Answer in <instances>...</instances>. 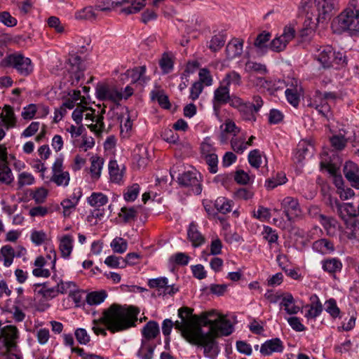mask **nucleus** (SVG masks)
<instances>
[{"label": "nucleus", "mask_w": 359, "mask_h": 359, "mask_svg": "<svg viewBox=\"0 0 359 359\" xmlns=\"http://www.w3.org/2000/svg\"><path fill=\"white\" fill-rule=\"evenodd\" d=\"M140 312L135 306L114 303L103 311L100 321L111 333L121 332L136 326Z\"/></svg>", "instance_id": "1"}, {"label": "nucleus", "mask_w": 359, "mask_h": 359, "mask_svg": "<svg viewBox=\"0 0 359 359\" xmlns=\"http://www.w3.org/2000/svg\"><path fill=\"white\" fill-rule=\"evenodd\" d=\"M335 0H302L301 5L306 12L304 27L315 30L320 22L330 18Z\"/></svg>", "instance_id": "2"}, {"label": "nucleus", "mask_w": 359, "mask_h": 359, "mask_svg": "<svg viewBox=\"0 0 359 359\" xmlns=\"http://www.w3.org/2000/svg\"><path fill=\"white\" fill-rule=\"evenodd\" d=\"M201 325L196 321L194 327L200 328L201 333L197 337V344L195 346L203 348L204 355L211 359H216L219 353L220 349L218 343L214 340V330L217 325L215 319H211L203 314L201 317Z\"/></svg>", "instance_id": "3"}, {"label": "nucleus", "mask_w": 359, "mask_h": 359, "mask_svg": "<svg viewBox=\"0 0 359 359\" xmlns=\"http://www.w3.org/2000/svg\"><path fill=\"white\" fill-rule=\"evenodd\" d=\"M334 33L341 34L347 32L351 35L359 33V11H354L351 8H345L331 24Z\"/></svg>", "instance_id": "4"}, {"label": "nucleus", "mask_w": 359, "mask_h": 359, "mask_svg": "<svg viewBox=\"0 0 359 359\" xmlns=\"http://www.w3.org/2000/svg\"><path fill=\"white\" fill-rule=\"evenodd\" d=\"M0 67L3 68H12L22 76H29L34 72V64L29 57L23 54L15 52L6 55L0 61Z\"/></svg>", "instance_id": "5"}, {"label": "nucleus", "mask_w": 359, "mask_h": 359, "mask_svg": "<svg viewBox=\"0 0 359 359\" xmlns=\"http://www.w3.org/2000/svg\"><path fill=\"white\" fill-rule=\"evenodd\" d=\"M336 98L337 95L334 92L322 93L317 90L310 100L308 107L315 109L318 114L329 120L332 116L329 101H334Z\"/></svg>", "instance_id": "6"}, {"label": "nucleus", "mask_w": 359, "mask_h": 359, "mask_svg": "<svg viewBox=\"0 0 359 359\" xmlns=\"http://www.w3.org/2000/svg\"><path fill=\"white\" fill-rule=\"evenodd\" d=\"M315 57L324 68L333 67L334 65H344L346 63V57L343 53L339 51L336 52L330 45L317 48Z\"/></svg>", "instance_id": "7"}, {"label": "nucleus", "mask_w": 359, "mask_h": 359, "mask_svg": "<svg viewBox=\"0 0 359 359\" xmlns=\"http://www.w3.org/2000/svg\"><path fill=\"white\" fill-rule=\"evenodd\" d=\"M201 174L196 170H189L180 174L178 183L180 186L189 189L191 194L199 195L202 191Z\"/></svg>", "instance_id": "8"}, {"label": "nucleus", "mask_w": 359, "mask_h": 359, "mask_svg": "<svg viewBox=\"0 0 359 359\" xmlns=\"http://www.w3.org/2000/svg\"><path fill=\"white\" fill-rule=\"evenodd\" d=\"M52 175L50 182H53L57 187H66L69 185L70 175L68 171L63 169V158L57 157L53 163L52 168Z\"/></svg>", "instance_id": "9"}, {"label": "nucleus", "mask_w": 359, "mask_h": 359, "mask_svg": "<svg viewBox=\"0 0 359 359\" xmlns=\"http://www.w3.org/2000/svg\"><path fill=\"white\" fill-rule=\"evenodd\" d=\"M264 104V101L259 95H254L252 102H245L238 109L242 118L247 121L255 122L258 113Z\"/></svg>", "instance_id": "10"}, {"label": "nucleus", "mask_w": 359, "mask_h": 359, "mask_svg": "<svg viewBox=\"0 0 359 359\" xmlns=\"http://www.w3.org/2000/svg\"><path fill=\"white\" fill-rule=\"evenodd\" d=\"M173 326L175 329L180 331L182 337L189 344L191 345H194L197 344V337L200 335L201 330L198 327L192 326V325L189 322H184L181 320V321H175L173 323Z\"/></svg>", "instance_id": "11"}, {"label": "nucleus", "mask_w": 359, "mask_h": 359, "mask_svg": "<svg viewBox=\"0 0 359 359\" xmlns=\"http://www.w3.org/2000/svg\"><path fill=\"white\" fill-rule=\"evenodd\" d=\"M70 67L68 69V81L72 86H77L83 77L84 67L81 57L72 56L69 59Z\"/></svg>", "instance_id": "12"}, {"label": "nucleus", "mask_w": 359, "mask_h": 359, "mask_svg": "<svg viewBox=\"0 0 359 359\" xmlns=\"http://www.w3.org/2000/svg\"><path fill=\"white\" fill-rule=\"evenodd\" d=\"M0 339H3L7 351L15 349L19 339V330L15 325H6L1 329Z\"/></svg>", "instance_id": "13"}, {"label": "nucleus", "mask_w": 359, "mask_h": 359, "mask_svg": "<svg viewBox=\"0 0 359 359\" xmlns=\"http://www.w3.org/2000/svg\"><path fill=\"white\" fill-rule=\"evenodd\" d=\"M96 96L100 100H109L117 105L119 104L122 100L121 91L116 87H110L107 85L97 86L96 88Z\"/></svg>", "instance_id": "14"}, {"label": "nucleus", "mask_w": 359, "mask_h": 359, "mask_svg": "<svg viewBox=\"0 0 359 359\" xmlns=\"http://www.w3.org/2000/svg\"><path fill=\"white\" fill-rule=\"evenodd\" d=\"M281 208L288 220L297 217L301 214V208L297 198L292 196H286L281 201Z\"/></svg>", "instance_id": "15"}, {"label": "nucleus", "mask_w": 359, "mask_h": 359, "mask_svg": "<svg viewBox=\"0 0 359 359\" xmlns=\"http://www.w3.org/2000/svg\"><path fill=\"white\" fill-rule=\"evenodd\" d=\"M284 344L278 337L266 340L260 346V353L264 356L271 355L273 353H282L284 351Z\"/></svg>", "instance_id": "16"}, {"label": "nucleus", "mask_w": 359, "mask_h": 359, "mask_svg": "<svg viewBox=\"0 0 359 359\" xmlns=\"http://www.w3.org/2000/svg\"><path fill=\"white\" fill-rule=\"evenodd\" d=\"M212 150L213 149L210 144H202L201 152L208 165V170L210 173L215 174L218 170V156Z\"/></svg>", "instance_id": "17"}, {"label": "nucleus", "mask_w": 359, "mask_h": 359, "mask_svg": "<svg viewBox=\"0 0 359 359\" xmlns=\"http://www.w3.org/2000/svg\"><path fill=\"white\" fill-rule=\"evenodd\" d=\"M216 326L214 330V340L219 336H229L233 331V327L231 321L223 315H219L218 318H215Z\"/></svg>", "instance_id": "18"}, {"label": "nucleus", "mask_w": 359, "mask_h": 359, "mask_svg": "<svg viewBox=\"0 0 359 359\" xmlns=\"http://www.w3.org/2000/svg\"><path fill=\"white\" fill-rule=\"evenodd\" d=\"M187 239L194 248H199L205 243V238L198 229V225L191 222L187 228Z\"/></svg>", "instance_id": "19"}, {"label": "nucleus", "mask_w": 359, "mask_h": 359, "mask_svg": "<svg viewBox=\"0 0 359 359\" xmlns=\"http://www.w3.org/2000/svg\"><path fill=\"white\" fill-rule=\"evenodd\" d=\"M344 174L351 186L359 189V168L358 165L353 161L346 162L344 166Z\"/></svg>", "instance_id": "20"}, {"label": "nucleus", "mask_w": 359, "mask_h": 359, "mask_svg": "<svg viewBox=\"0 0 359 359\" xmlns=\"http://www.w3.org/2000/svg\"><path fill=\"white\" fill-rule=\"evenodd\" d=\"M322 269L331 276L341 272L343 264L338 257H328L320 262Z\"/></svg>", "instance_id": "21"}, {"label": "nucleus", "mask_w": 359, "mask_h": 359, "mask_svg": "<svg viewBox=\"0 0 359 359\" xmlns=\"http://www.w3.org/2000/svg\"><path fill=\"white\" fill-rule=\"evenodd\" d=\"M74 236L70 234H65L59 239V250L63 259H70L74 248Z\"/></svg>", "instance_id": "22"}, {"label": "nucleus", "mask_w": 359, "mask_h": 359, "mask_svg": "<svg viewBox=\"0 0 359 359\" xmlns=\"http://www.w3.org/2000/svg\"><path fill=\"white\" fill-rule=\"evenodd\" d=\"M312 249L314 252L323 255L332 254L335 250L333 242L327 238L315 241L312 244Z\"/></svg>", "instance_id": "23"}, {"label": "nucleus", "mask_w": 359, "mask_h": 359, "mask_svg": "<svg viewBox=\"0 0 359 359\" xmlns=\"http://www.w3.org/2000/svg\"><path fill=\"white\" fill-rule=\"evenodd\" d=\"M313 153V147L306 141L300 142L294 154V161L301 163L306 156H311Z\"/></svg>", "instance_id": "24"}, {"label": "nucleus", "mask_w": 359, "mask_h": 359, "mask_svg": "<svg viewBox=\"0 0 359 359\" xmlns=\"http://www.w3.org/2000/svg\"><path fill=\"white\" fill-rule=\"evenodd\" d=\"M279 306L289 315H295L300 311V307L295 304L294 298L291 293H285L281 296Z\"/></svg>", "instance_id": "25"}, {"label": "nucleus", "mask_w": 359, "mask_h": 359, "mask_svg": "<svg viewBox=\"0 0 359 359\" xmlns=\"http://www.w3.org/2000/svg\"><path fill=\"white\" fill-rule=\"evenodd\" d=\"M0 117L7 130L16 126L17 118L11 106L8 104L4 105Z\"/></svg>", "instance_id": "26"}, {"label": "nucleus", "mask_w": 359, "mask_h": 359, "mask_svg": "<svg viewBox=\"0 0 359 359\" xmlns=\"http://www.w3.org/2000/svg\"><path fill=\"white\" fill-rule=\"evenodd\" d=\"M159 333L160 330L158 323L150 320L144 325L142 330V339L147 343V341L156 338Z\"/></svg>", "instance_id": "27"}, {"label": "nucleus", "mask_w": 359, "mask_h": 359, "mask_svg": "<svg viewBox=\"0 0 359 359\" xmlns=\"http://www.w3.org/2000/svg\"><path fill=\"white\" fill-rule=\"evenodd\" d=\"M338 212L343 219L346 217H356L359 216V205L353 203H346L338 205Z\"/></svg>", "instance_id": "28"}, {"label": "nucleus", "mask_w": 359, "mask_h": 359, "mask_svg": "<svg viewBox=\"0 0 359 359\" xmlns=\"http://www.w3.org/2000/svg\"><path fill=\"white\" fill-rule=\"evenodd\" d=\"M243 42L238 39H233L226 45V53L229 59L240 56L243 53Z\"/></svg>", "instance_id": "29"}, {"label": "nucleus", "mask_w": 359, "mask_h": 359, "mask_svg": "<svg viewBox=\"0 0 359 359\" xmlns=\"http://www.w3.org/2000/svg\"><path fill=\"white\" fill-rule=\"evenodd\" d=\"M325 311L330 315L332 319H341L343 316V312L337 305V300L334 298H330L325 302Z\"/></svg>", "instance_id": "30"}, {"label": "nucleus", "mask_w": 359, "mask_h": 359, "mask_svg": "<svg viewBox=\"0 0 359 359\" xmlns=\"http://www.w3.org/2000/svg\"><path fill=\"white\" fill-rule=\"evenodd\" d=\"M230 90L226 86L220 82V85L214 90L213 100L219 103L227 104L230 97Z\"/></svg>", "instance_id": "31"}, {"label": "nucleus", "mask_w": 359, "mask_h": 359, "mask_svg": "<svg viewBox=\"0 0 359 359\" xmlns=\"http://www.w3.org/2000/svg\"><path fill=\"white\" fill-rule=\"evenodd\" d=\"M226 35L224 32H219L212 36L208 42V47L212 52L219 51L225 44Z\"/></svg>", "instance_id": "32"}, {"label": "nucleus", "mask_w": 359, "mask_h": 359, "mask_svg": "<svg viewBox=\"0 0 359 359\" xmlns=\"http://www.w3.org/2000/svg\"><path fill=\"white\" fill-rule=\"evenodd\" d=\"M318 217L319 222L325 229L327 234L330 236L334 235L338 225L337 220L322 214H320Z\"/></svg>", "instance_id": "33"}, {"label": "nucleus", "mask_w": 359, "mask_h": 359, "mask_svg": "<svg viewBox=\"0 0 359 359\" xmlns=\"http://www.w3.org/2000/svg\"><path fill=\"white\" fill-rule=\"evenodd\" d=\"M15 257V251L9 245H4L0 250V261L4 262L6 267L10 266Z\"/></svg>", "instance_id": "34"}, {"label": "nucleus", "mask_w": 359, "mask_h": 359, "mask_svg": "<svg viewBox=\"0 0 359 359\" xmlns=\"http://www.w3.org/2000/svg\"><path fill=\"white\" fill-rule=\"evenodd\" d=\"M129 2L130 0H97L95 9L102 11H109L124 3Z\"/></svg>", "instance_id": "35"}, {"label": "nucleus", "mask_w": 359, "mask_h": 359, "mask_svg": "<svg viewBox=\"0 0 359 359\" xmlns=\"http://www.w3.org/2000/svg\"><path fill=\"white\" fill-rule=\"evenodd\" d=\"M146 73V67H136L132 69H128L126 72V75L128 77H130L132 81L131 83H135L138 81H145L144 74Z\"/></svg>", "instance_id": "36"}, {"label": "nucleus", "mask_w": 359, "mask_h": 359, "mask_svg": "<svg viewBox=\"0 0 359 359\" xmlns=\"http://www.w3.org/2000/svg\"><path fill=\"white\" fill-rule=\"evenodd\" d=\"M168 283V280L165 277H158L156 278L149 279L148 280V286L150 288L155 289L154 296L161 297L165 284Z\"/></svg>", "instance_id": "37"}, {"label": "nucleus", "mask_w": 359, "mask_h": 359, "mask_svg": "<svg viewBox=\"0 0 359 359\" xmlns=\"http://www.w3.org/2000/svg\"><path fill=\"white\" fill-rule=\"evenodd\" d=\"M109 173L110 180L116 184H119L123 177V170H120L116 161H110L109 163Z\"/></svg>", "instance_id": "38"}, {"label": "nucleus", "mask_w": 359, "mask_h": 359, "mask_svg": "<svg viewBox=\"0 0 359 359\" xmlns=\"http://www.w3.org/2000/svg\"><path fill=\"white\" fill-rule=\"evenodd\" d=\"M14 180L12 171L8 165L7 161H0V182L10 184Z\"/></svg>", "instance_id": "39"}, {"label": "nucleus", "mask_w": 359, "mask_h": 359, "mask_svg": "<svg viewBox=\"0 0 359 359\" xmlns=\"http://www.w3.org/2000/svg\"><path fill=\"white\" fill-rule=\"evenodd\" d=\"M107 297L105 290L94 291L86 295V301L89 305H98L102 303Z\"/></svg>", "instance_id": "40"}, {"label": "nucleus", "mask_w": 359, "mask_h": 359, "mask_svg": "<svg viewBox=\"0 0 359 359\" xmlns=\"http://www.w3.org/2000/svg\"><path fill=\"white\" fill-rule=\"evenodd\" d=\"M221 82L228 88L231 85L241 86L242 85V79L239 73L233 70L226 73Z\"/></svg>", "instance_id": "41"}, {"label": "nucleus", "mask_w": 359, "mask_h": 359, "mask_svg": "<svg viewBox=\"0 0 359 359\" xmlns=\"http://www.w3.org/2000/svg\"><path fill=\"white\" fill-rule=\"evenodd\" d=\"M103 164L104 160L102 158L99 156L91 158L90 171L93 179L97 180L100 178Z\"/></svg>", "instance_id": "42"}, {"label": "nucleus", "mask_w": 359, "mask_h": 359, "mask_svg": "<svg viewBox=\"0 0 359 359\" xmlns=\"http://www.w3.org/2000/svg\"><path fill=\"white\" fill-rule=\"evenodd\" d=\"M118 217L122 219L124 223H129L136 220L137 217V210L134 207H123L118 213Z\"/></svg>", "instance_id": "43"}, {"label": "nucleus", "mask_w": 359, "mask_h": 359, "mask_svg": "<svg viewBox=\"0 0 359 359\" xmlns=\"http://www.w3.org/2000/svg\"><path fill=\"white\" fill-rule=\"evenodd\" d=\"M263 238L266 241L271 248L273 244H278V234L276 229L269 226L264 225L262 232Z\"/></svg>", "instance_id": "44"}, {"label": "nucleus", "mask_w": 359, "mask_h": 359, "mask_svg": "<svg viewBox=\"0 0 359 359\" xmlns=\"http://www.w3.org/2000/svg\"><path fill=\"white\" fill-rule=\"evenodd\" d=\"M159 66L163 74H166L171 72L174 67V61L172 56L168 53H164L159 60Z\"/></svg>", "instance_id": "45"}, {"label": "nucleus", "mask_w": 359, "mask_h": 359, "mask_svg": "<svg viewBox=\"0 0 359 359\" xmlns=\"http://www.w3.org/2000/svg\"><path fill=\"white\" fill-rule=\"evenodd\" d=\"M155 346L147 344L144 339H142V346L137 353L140 359H152Z\"/></svg>", "instance_id": "46"}, {"label": "nucleus", "mask_w": 359, "mask_h": 359, "mask_svg": "<svg viewBox=\"0 0 359 359\" xmlns=\"http://www.w3.org/2000/svg\"><path fill=\"white\" fill-rule=\"evenodd\" d=\"M194 310L187 306H182L178 309V317L184 322L190 323L194 326L196 316L193 315Z\"/></svg>", "instance_id": "47"}, {"label": "nucleus", "mask_w": 359, "mask_h": 359, "mask_svg": "<svg viewBox=\"0 0 359 359\" xmlns=\"http://www.w3.org/2000/svg\"><path fill=\"white\" fill-rule=\"evenodd\" d=\"M304 308L308 309L304 314V317L308 321L316 320V318L320 316L323 311V306H315L311 304H306Z\"/></svg>", "instance_id": "48"}, {"label": "nucleus", "mask_w": 359, "mask_h": 359, "mask_svg": "<svg viewBox=\"0 0 359 359\" xmlns=\"http://www.w3.org/2000/svg\"><path fill=\"white\" fill-rule=\"evenodd\" d=\"M88 201L91 206L99 208L108 203V197L102 193H93Z\"/></svg>", "instance_id": "49"}, {"label": "nucleus", "mask_w": 359, "mask_h": 359, "mask_svg": "<svg viewBox=\"0 0 359 359\" xmlns=\"http://www.w3.org/2000/svg\"><path fill=\"white\" fill-rule=\"evenodd\" d=\"M214 206L216 208L217 213L226 214L231 210L230 201L224 197L217 198L214 203Z\"/></svg>", "instance_id": "50"}, {"label": "nucleus", "mask_w": 359, "mask_h": 359, "mask_svg": "<svg viewBox=\"0 0 359 359\" xmlns=\"http://www.w3.org/2000/svg\"><path fill=\"white\" fill-rule=\"evenodd\" d=\"M140 191V187L135 183L128 187L123 193V198L127 202H133L138 196Z\"/></svg>", "instance_id": "51"}, {"label": "nucleus", "mask_w": 359, "mask_h": 359, "mask_svg": "<svg viewBox=\"0 0 359 359\" xmlns=\"http://www.w3.org/2000/svg\"><path fill=\"white\" fill-rule=\"evenodd\" d=\"M110 246L114 252L123 254L128 249V243L121 237H116L111 242Z\"/></svg>", "instance_id": "52"}, {"label": "nucleus", "mask_w": 359, "mask_h": 359, "mask_svg": "<svg viewBox=\"0 0 359 359\" xmlns=\"http://www.w3.org/2000/svg\"><path fill=\"white\" fill-rule=\"evenodd\" d=\"M331 147L336 151L343 150L347 144V140L343 135H334L330 138Z\"/></svg>", "instance_id": "53"}, {"label": "nucleus", "mask_w": 359, "mask_h": 359, "mask_svg": "<svg viewBox=\"0 0 359 359\" xmlns=\"http://www.w3.org/2000/svg\"><path fill=\"white\" fill-rule=\"evenodd\" d=\"M287 182V177L284 173H278L276 177L268 179L265 182V187L268 189H273L279 185L284 184Z\"/></svg>", "instance_id": "54"}, {"label": "nucleus", "mask_w": 359, "mask_h": 359, "mask_svg": "<svg viewBox=\"0 0 359 359\" xmlns=\"http://www.w3.org/2000/svg\"><path fill=\"white\" fill-rule=\"evenodd\" d=\"M231 149L237 154H243L246 148L245 138L233 137L231 140Z\"/></svg>", "instance_id": "55"}, {"label": "nucleus", "mask_w": 359, "mask_h": 359, "mask_svg": "<svg viewBox=\"0 0 359 359\" xmlns=\"http://www.w3.org/2000/svg\"><path fill=\"white\" fill-rule=\"evenodd\" d=\"M35 179L32 174L27 172H20L18 176V185L20 189L25 186H29L34 183Z\"/></svg>", "instance_id": "56"}, {"label": "nucleus", "mask_w": 359, "mask_h": 359, "mask_svg": "<svg viewBox=\"0 0 359 359\" xmlns=\"http://www.w3.org/2000/svg\"><path fill=\"white\" fill-rule=\"evenodd\" d=\"M248 159L252 167L258 169L262 164L261 151L257 149L250 151Z\"/></svg>", "instance_id": "57"}, {"label": "nucleus", "mask_w": 359, "mask_h": 359, "mask_svg": "<svg viewBox=\"0 0 359 359\" xmlns=\"http://www.w3.org/2000/svg\"><path fill=\"white\" fill-rule=\"evenodd\" d=\"M245 70L248 72H255L265 74L267 72L266 67L261 63L248 61L245 64Z\"/></svg>", "instance_id": "58"}, {"label": "nucleus", "mask_w": 359, "mask_h": 359, "mask_svg": "<svg viewBox=\"0 0 359 359\" xmlns=\"http://www.w3.org/2000/svg\"><path fill=\"white\" fill-rule=\"evenodd\" d=\"M339 163L332 162V161L322 160L320 167L321 169L326 170L331 175L337 177L339 169Z\"/></svg>", "instance_id": "59"}, {"label": "nucleus", "mask_w": 359, "mask_h": 359, "mask_svg": "<svg viewBox=\"0 0 359 359\" xmlns=\"http://www.w3.org/2000/svg\"><path fill=\"white\" fill-rule=\"evenodd\" d=\"M254 176H250L243 170H237L234 175V180L240 184H248L254 180Z\"/></svg>", "instance_id": "60"}, {"label": "nucleus", "mask_w": 359, "mask_h": 359, "mask_svg": "<svg viewBox=\"0 0 359 359\" xmlns=\"http://www.w3.org/2000/svg\"><path fill=\"white\" fill-rule=\"evenodd\" d=\"M285 93L288 102L293 107H297L300 100L297 90L296 88H287Z\"/></svg>", "instance_id": "61"}, {"label": "nucleus", "mask_w": 359, "mask_h": 359, "mask_svg": "<svg viewBox=\"0 0 359 359\" xmlns=\"http://www.w3.org/2000/svg\"><path fill=\"white\" fill-rule=\"evenodd\" d=\"M152 99L156 100L159 105L163 109H169L171 107L168 97L162 91H158L155 93H153Z\"/></svg>", "instance_id": "62"}, {"label": "nucleus", "mask_w": 359, "mask_h": 359, "mask_svg": "<svg viewBox=\"0 0 359 359\" xmlns=\"http://www.w3.org/2000/svg\"><path fill=\"white\" fill-rule=\"evenodd\" d=\"M199 81L201 84L206 86L212 85L213 79L210 72L207 68H202L199 70L198 73Z\"/></svg>", "instance_id": "63"}, {"label": "nucleus", "mask_w": 359, "mask_h": 359, "mask_svg": "<svg viewBox=\"0 0 359 359\" xmlns=\"http://www.w3.org/2000/svg\"><path fill=\"white\" fill-rule=\"evenodd\" d=\"M95 9L92 6H88L76 13V18L81 20H92L95 18Z\"/></svg>", "instance_id": "64"}]
</instances>
